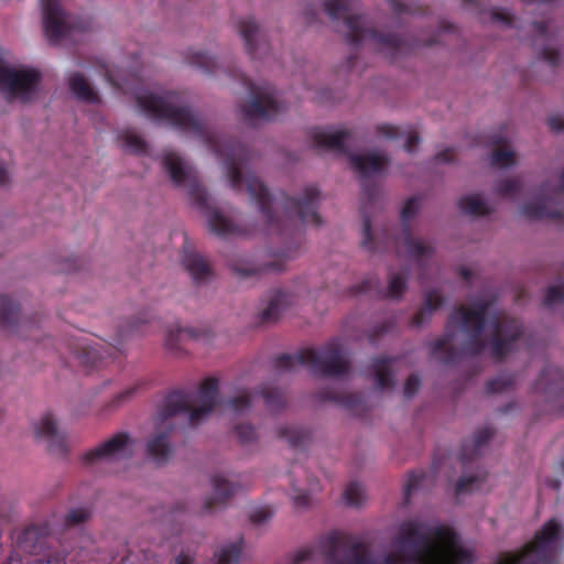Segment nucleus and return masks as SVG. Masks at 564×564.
I'll list each match as a JSON object with an SVG mask.
<instances>
[{
  "label": "nucleus",
  "instance_id": "f257e3e1",
  "mask_svg": "<svg viewBox=\"0 0 564 564\" xmlns=\"http://www.w3.org/2000/svg\"><path fill=\"white\" fill-rule=\"evenodd\" d=\"M137 102L149 117L164 121L200 140L223 162L230 187L241 192L243 184L246 185L251 200L258 205L270 230L282 234L285 228V225L275 215V206L283 208L288 220H296L301 225H322V218L317 213L321 195L316 186H306L302 196L297 198L290 197L285 193L273 197L256 175L250 172H247L246 175L242 173L252 159L250 149L212 130L204 117L184 106L182 94L176 91H167L163 95L148 93L138 96Z\"/></svg>",
  "mask_w": 564,
  "mask_h": 564
},
{
  "label": "nucleus",
  "instance_id": "f03ea898",
  "mask_svg": "<svg viewBox=\"0 0 564 564\" xmlns=\"http://www.w3.org/2000/svg\"><path fill=\"white\" fill-rule=\"evenodd\" d=\"M349 161L351 167L358 172L361 177L362 204L360 207V213L364 218L361 245L365 249L371 252L380 251L381 247L378 246L373 240L371 231V218L368 215V207L377 204L379 188L370 178L371 176L380 174L384 171L389 163L388 158L378 153L350 154ZM419 208L420 200L417 197H411L405 202L401 210V237L387 238L382 249L386 250L390 247H394L399 250L400 245L402 243L408 257L414 260L423 270L425 261L432 257L434 249L431 245H426L423 240L412 236L409 223L416 215Z\"/></svg>",
  "mask_w": 564,
  "mask_h": 564
},
{
  "label": "nucleus",
  "instance_id": "7ed1b4c3",
  "mask_svg": "<svg viewBox=\"0 0 564 564\" xmlns=\"http://www.w3.org/2000/svg\"><path fill=\"white\" fill-rule=\"evenodd\" d=\"M490 302L475 301L471 306L458 305L449 314L445 333L431 343V355L444 352L442 361L455 364L464 356H479L487 347L482 337Z\"/></svg>",
  "mask_w": 564,
  "mask_h": 564
},
{
  "label": "nucleus",
  "instance_id": "20e7f679",
  "mask_svg": "<svg viewBox=\"0 0 564 564\" xmlns=\"http://www.w3.org/2000/svg\"><path fill=\"white\" fill-rule=\"evenodd\" d=\"M217 395L218 380L210 377L199 386V405L196 408H192L191 393L176 390L164 398L159 410L158 431L147 444L148 454L155 463H166L172 455L170 436L174 430L173 417L177 415L187 416L188 422L195 425L214 410Z\"/></svg>",
  "mask_w": 564,
  "mask_h": 564
},
{
  "label": "nucleus",
  "instance_id": "39448f33",
  "mask_svg": "<svg viewBox=\"0 0 564 564\" xmlns=\"http://www.w3.org/2000/svg\"><path fill=\"white\" fill-rule=\"evenodd\" d=\"M163 167L169 173L172 182L180 187L187 189L192 203L205 215L209 230L220 238L247 236L252 234L253 228H247L234 224L225 217L217 208L209 205V195L199 184L195 170L186 165L183 159L175 152H166L162 160Z\"/></svg>",
  "mask_w": 564,
  "mask_h": 564
},
{
  "label": "nucleus",
  "instance_id": "423d86ee",
  "mask_svg": "<svg viewBox=\"0 0 564 564\" xmlns=\"http://www.w3.org/2000/svg\"><path fill=\"white\" fill-rule=\"evenodd\" d=\"M357 0H325V12L332 20L344 18L346 41L358 46L365 41L371 42L376 48L394 61L399 55L408 54L413 45L393 33H381L371 25L365 15H351L349 12L356 8Z\"/></svg>",
  "mask_w": 564,
  "mask_h": 564
},
{
  "label": "nucleus",
  "instance_id": "0eeeda50",
  "mask_svg": "<svg viewBox=\"0 0 564 564\" xmlns=\"http://www.w3.org/2000/svg\"><path fill=\"white\" fill-rule=\"evenodd\" d=\"M295 365L307 366L313 375L319 377H343L350 370L344 348L336 339L318 349L310 348L295 355L283 354L274 359V368L280 371H292Z\"/></svg>",
  "mask_w": 564,
  "mask_h": 564
},
{
  "label": "nucleus",
  "instance_id": "6e6552de",
  "mask_svg": "<svg viewBox=\"0 0 564 564\" xmlns=\"http://www.w3.org/2000/svg\"><path fill=\"white\" fill-rule=\"evenodd\" d=\"M247 86L251 100L239 106L242 119L246 122L253 120H274L285 110V106L281 104L275 95V90L269 85H254L245 76L241 77Z\"/></svg>",
  "mask_w": 564,
  "mask_h": 564
},
{
  "label": "nucleus",
  "instance_id": "1a4fd4ad",
  "mask_svg": "<svg viewBox=\"0 0 564 564\" xmlns=\"http://www.w3.org/2000/svg\"><path fill=\"white\" fill-rule=\"evenodd\" d=\"M43 30L52 44H59L73 37L76 32H85L86 23L75 24L62 9L58 0H41Z\"/></svg>",
  "mask_w": 564,
  "mask_h": 564
},
{
  "label": "nucleus",
  "instance_id": "9d476101",
  "mask_svg": "<svg viewBox=\"0 0 564 564\" xmlns=\"http://www.w3.org/2000/svg\"><path fill=\"white\" fill-rule=\"evenodd\" d=\"M561 535L562 525L552 518L535 533L533 542L525 545L522 552L512 554V556L522 558L521 564H554L551 561L550 552Z\"/></svg>",
  "mask_w": 564,
  "mask_h": 564
},
{
  "label": "nucleus",
  "instance_id": "9b49d317",
  "mask_svg": "<svg viewBox=\"0 0 564 564\" xmlns=\"http://www.w3.org/2000/svg\"><path fill=\"white\" fill-rule=\"evenodd\" d=\"M490 351L491 356L501 361L509 352H511L517 341L523 334L522 324L505 314L497 315L491 323Z\"/></svg>",
  "mask_w": 564,
  "mask_h": 564
},
{
  "label": "nucleus",
  "instance_id": "f8f14e48",
  "mask_svg": "<svg viewBox=\"0 0 564 564\" xmlns=\"http://www.w3.org/2000/svg\"><path fill=\"white\" fill-rule=\"evenodd\" d=\"M40 80L41 74L35 69H14L0 63V88L11 97L29 101Z\"/></svg>",
  "mask_w": 564,
  "mask_h": 564
},
{
  "label": "nucleus",
  "instance_id": "ddd939ff",
  "mask_svg": "<svg viewBox=\"0 0 564 564\" xmlns=\"http://www.w3.org/2000/svg\"><path fill=\"white\" fill-rule=\"evenodd\" d=\"M132 453V444L129 435L124 432H119L88 451L84 457V464L89 466L99 462H112L127 458Z\"/></svg>",
  "mask_w": 564,
  "mask_h": 564
},
{
  "label": "nucleus",
  "instance_id": "4468645a",
  "mask_svg": "<svg viewBox=\"0 0 564 564\" xmlns=\"http://www.w3.org/2000/svg\"><path fill=\"white\" fill-rule=\"evenodd\" d=\"M408 272L389 274L388 289L383 292L377 276H367L360 284L352 286L349 293L358 294H382L386 297L400 299L406 290Z\"/></svg>",
  "mask_w": 564,
  "mask_h": 564
},
{
  "label": "nucleus",
  "instance_id": "2eb2a0df",
  "mask_svg": "<svg viewBox=\"0 0 564 564\" xmlns=\"http://www.w3.org/2000/svg\"><path fill=\"white\" fill-rule=\"evenodd\" d=\"M239 33L245 41L247 53L252 57H262L269 48L265 35L253 18H245L238 24Z\"/></svg>",
  "mask_w": 564,
  "mask_h": 564
},
{
  "label": "nucleus",
  "instance_id": "dca6fc26",
  "mask_svg": "<svg viewBox=\"0 0 564 564\" xmlns=\"http://www.w3.org/2000/svg\"><path fill=\"white\" fill-rule=\"evenodd\" d=\"M118 351L119 349L116 347H96L84 343L75 348L79 362L87 369H99L107 366L109 360L115 359Z\"/></svg>",
  "mask_w": 564,
  "mask_h": 564
},
{
  "label": "nucleus",
  "instance_id": "f3484780",
  "mask_svg": "<svg viewBox=\"0 0 564 564\" xmlns=\"http://www.w3.org/2000/svg\"><path fill=\"white\" fill-rule=\"evenodd\" d=\"M312 145L317 149L346 153V141L350 138L349 130H325L314 128L310 132Z\"/></svg>",
  "mask_w": 564,
  "mask_h": 564
},
{
  "label": "nucleus",
  "instance_id": "a211bd4d",
  "mask_svg": "<svg viewBox=\"0 0 564 564\" xmlns=\"http://www.w3.org/2000/svg\"><path fill=\"white\" fill-rule=\"evenodd\" d=\"M35 435L48 443V449L53 453L64 454L66 452V441L62 432L58 431L52 413H45L35 425Z\"/></svg>",
  "mask_w": 564,
  "mask_h": 564
},
{
  "label": "nucleus",
  "instance_id": "6ab92c4d",
  "mask_svg": "<svg viewBox=\"0 0 564 564\" xmlns=\"http://www.w3.org/2000/svg\"><path fill=\"white\" fill-rule=\"evenodd\" d=\"M213 495L206 498L204 510L212 512L227 505L228 500L236 494L238 486L227 480L223 475L215 474L212 479Z\"/></svg>",
  "mask_w": 564,
  "mask_h": 564
},
{
  "label": "nucleus",
  "instance_id": "aec40b11",
  "mask_svg": "<svg viewBox=\"0 0 564 564\" xmlns=\"http://www.w3.org/2000/svg\"><path fill=\"white\" fill-rule=\"evenodd\" d=\"M19 311V305L12 299L0 295V327L17 334L33 327V323L20 319Z\"/></svg>",
  "mask_w": 564,
  "mask_h": 564
},
{
  "label": "nucleus",
  "instance_id": "412c9836",
  "mask_svg": "<svg viewBox=\"0 0 564 564\" xmlns=\"http://www.w3.org/2000/svg\"><path fill=\"white\" fill-rule=\"evenodd\" d=\"M319 551L325 564L340 563L348 557V547L344 543V533L332 532L318 541Z\"/></svg>",
  "mask_w": 564,
  "mask_h": 564
},
{
  "label": "nucleus",
  "instance_id": "4be33fe9",
  "mask_svg": "<svg viewBox=\"0 0 564 564\" xmlns=\"http://www.w3.org/2000/svg\"><path fill=\"white\" fill-rule=\"evenodd\" d=\"M541 191L542 197L521 206L522 215L530 219H564V213L561 209L549 206L550 197L546 195V185H543Z\"/></svg>",
  "mask_w": 564,
  "mask_h": 564
},
{
  "label": "nucleus",
  "instance_id": "5701e85b",
  "mask_svg": "<svg viewBox=\"0 0 564 564\" xmlns=\"http://www.w3.org/2000/svg\"><path fill=\"white\" fill-rule=\"evenodd\" d=\"M534 389L547 395H558L564 392V372L554 366L547 365L541 371Z\"/></svg>",
  "mask_w": 564,
  "mask_h": 564
},
{
  "label": "nucleus",
  "instance_id": "b1692460",
  "mask_svg": "<svg viewBox=\"0 0 564 564\" xmlns=\"http://www.w3.org/2000/svg\"><path fill=\"white\" fill-rule=\"evenodd\" d=\"M492 435L494 430L486 426L478 430L470 441L464 442L459 453V460L462 462L464 468H466L470 462L480 455L482 447L490 441Z\"/></svg>",
  "mask_w": 564,
  "mask_h": 564
},
{
  "label": "nucleus",
  "instance_id": "393cba45",
  "mask_svg": "<svg viewBox=\"0 0 564 564\" xmlns=\"http://www.w3.org/2000/svg\"><path fill=\"white\" fill-rule=\"evenodd\" d=\"M492 435L494 430L486 426L478 430L470 441L464 442L459 453V460L462 462L464 468H466L470 462L480 455L482 447L490 441Z\"/></svg>",
  "mask_w": 564,
  "mask_h": 564
},
{
  "label": "nucleus",
  "instance_id": "a878e982",
  "mask_svg": "<svg viewBox=\"0 0 564 564\" xmlns=\"http://www.w3.org/2000/svg\"><path fill=\"white\" fill-rule=\"evenodd\" d=\"M290 294L281 290H273L267 294V306L260 312V322L274 323L284 308L291 304Z\"/></svg>",
  "mask_w": 564,
  "mask_h": 564
},
{
  "label": "nucleus",
  "instance_id": "bb28decb",
  "mask_svg": "<svg viewBox=\"0 0 564 564\" xmlns=\"http://www.w3.org/2000/svg\"><path fill=\"white\" fill-rule=\"evenodd\" d=\"M394 357H376L371 362V370L376 380V386L381 389H390L394 386L392 365Z\"/></svg>",
  "mask_w": 564,
  "mask_h": 564
},
{
  "label": "nucleus",
  "instance_id": "cd10ccee",
  "mask_svg": "<svg viewBox=\"0 0 564 564\" xmlns=\"http://www.w3.org/2000/svg\"><path fill=\"white\" fill-rule=\"evenodd\" d=\"M203 332L193 327H175L170 328L165 336V346L169 350L177 354L184 349V343L187 339H199Z\"/></svg>",
  "mask_w": 564,
  "mask_h": 564
},
{
  "label": "nucleus",
  "instance_id": "c85d7f7f",
  "mask_svg": "<svg viewBox=\"0 0 564 564\" xmlns=\"http://www.w3.org/2000/svg\"><path fill=\"white\" fill-rule=\"evenodd\" d=\"M68 86L73 95L78 100L88 104H97L100 100L97 91H95V89L80 73H73L69 76Z\"/></svg>",
  "mask_w": 564,
  "mask_h": 564
},
{
  "label": "nucleus",
  "instance_id": "c756f323",
  "mask_svg": "<svg viewBox=\"0 0 564 564\" xmlns=\"http://www.w3.org/2000/svg\"><path fill=\"white\" fill-rule=\"evenodd\" d=\"M443 297L436 290L426 292L424 304L412 317L411 325L414 327L422 326L425 322L430 321L432 314L443 305Z\"/></svg>",
  "mask_w": 564,
  "mask_h": 564
},
{
  "label": "nucleus",
  "instance_id": "7c9ffc66",
  "mask_svg": "<svg viewBox=\"0 0 564 564\" xmlns=\"http://www.w3.org/2000/svg\"><path fill=\"white\" fill-rule=\"evenodd\" d=\"M183 264L195 283L207 280L212 274L207 261L200 254L186 253L183 258Z\"/></svg>",
  "mask_w": 564,
  "mask_h": 564
},
{
  "label": "nucleus",
  "instance_id": "2f4dec72",
  "mask_svg": "<svg viewBox=\"0 0 564 564\" xmlns=\"http://www.w3.org/2000/svg\"><path fill=\"white\" fill-rule=\"evenodd\" d=\"M279 438L284 440L294 448H303L310 441V432L305 429H300L293 425H281L276 429Z\"/></svg>",
  "mask_w": 564,
  "mask_h": 564
},
{
  "label": "nucleus",
  "instance_id": "473e14b6",
  "mask_svg": "<svg viewBox=\"0 0 564 564\" xmlns=\"http://www.w3.org/2000/svg\"><path fill=\"white\" fill-rule=\"evenodd\" d=\"M187 63L205 74L216 75L223 68L219 63L206 52L203 51H188L185 56Z\"/></svg>",
  "mask_w": 564,
  "mask_h": 564
},
{
  "label": "nucleus",
  "instance_id": "72a5a7b5",
  "mask_svg": "<svg viewBox=\"0 0 564 564\" xmlns=\"http://www.w3.org/2000/svg\"><path fill=\"white\" fill-rule=\"evenodd\" d=\"M283 269H284V262H282V260L280 258L274 261L267 262L261 267L253 265V264H238V263L232 265L234 272L242 279L258 275V274H260L262 272H267V271L280 272Z\"/></svg>",
  "mask_w": 564,
  "mask_h": 564
},
{
  "label": "nucleus",
  "instance_id": "f704fd0d",
  "mask_svg": "<svg viewBox=\"0 0 564 564\" xmlns=\"http://www.w3.org/2000/svg\"><path fill=\"white\" fill-rule=\"evenodd\" d=\"M458 206L465 214L470 216H486L491 214L490 207L478 194L462 197Z\"/></svg>",
  "mask_w": 564,
  "mask_h": 564
},
{
  "label": "nucleus",
  "instance_id": "c9c22d12",
  "mask_svg": "<svg viewBox=\"0 0 564 564\" xmlns=\"http://www.w3.org/2000/svg\"><path fill=\"white\" fill-rule=\"evenodd\" d=\"M315 397L322 402H335L346 408H354L359 401V398L355 394H339L332 388L317 390Z\"/></svg>",
  "mask_w": 564,
  "mask_h": 564
},
{
  "label": "nucleus",
  "instance_id": "e433bc0d",
  "mask_svg": "<svg viewBox=\"0 0 564 564\" xmlns=\"http://www.w3.org/2000/svg\"><path fill=\"white\" fill-rule=\"evenodd\" d=\"M242 539L224 545L215 553L216 564H235L239 561L242 552Z\"/></svg>",
  "mask_w": 564,
  "mask_h": 564
},
{
  "label": "nucleus",
  "instance_id": "4c0bfd02",
  "mask_svg": "<svg viewBox=\"0 0 564 564\" xmlns=\"http://www.w3.org/2000/svg\"><path fill=\"white\" fill-rule=\"evenodd\" d=\"M260 392L264 400L265 406L270 411L278 412L285 406L286 399L281 390L270 387H263Z\"/></svg>",
  "mask_w": 564,
  "mask_h": 564
},
{
  "label": "nucleus",
  "instance_id": "58836bf2",
  "mask_svg": "<svg viewBox=\"0 0 564 564\" xmlns=\"http://www.w3.org/2000/svg\"><path fill=\"white\" fill-rule=\"evenodd\" d=\"M119 139L122 141V147L135 154H143L147 152L145 141L134 131L124 130L120 132Z\"/></svg>",
  "mask_w": 564,
  "mask_h": 564
},
{
  "label": "nucleus",
  "instance_id": "ea45409f",
  "mask_svg": "<svg viewBox=\"0 0 564 564\" xmlns=\"http://www.w3.org/2000/svg\"><path fill=\"white\" fill-rule=\"evenodd\" d=\"M344 499L348 506L359 507L365 499V490L359 482H350L345 491Z\"/></svg>",
  "mask_w": 564,
  "mask_h": 564
},
{
  "label": "nucleus",
  "instance_id": "a19ab883",
  "mask_svg": "<svg viewBox=\"0 0 564 564\" xmlns=\"http://www.w3.org/2000/svg\"><path fill=\"white\" fill-rule=\"evenodd\" d=\"M516 162V154L513 151L507 149H496L491 153L490 164L496 167H510Z\"/></svg>",
  "mask_w": 564,
  "mask_h": 564
},
{
  "label": "nucleus",
  "instance_id": "79ce46f5",
  "mask_svg": "<svg viewBox=\"0 0 564 564\" xmlns=\"http://www.w3.org/2000/svg\"><path fill=\"white\" fill-rule=\"evenodd\" d=\"M485 480L484 476L480 475H470V476H462L455 486V494L457 496L465 494L467 491H471L478 488V485Z\"/></svg>",
  "mask_w": 564,
  "mask_h": 564
},
{
  "label": "nucleus",
  "instance_id": "37998d69",
  "mask_svg": "<svg viewBox=\"0 0 564 564\" xmlns=\"http://www.w3.org/2000/svg\"><path fill=\"white\" fill-rule=\"evenodd\" d=\"M521 187V183L518 178H506L498 182L495 186V192L502 197L516 196Z\"/></svg>",
  "mask_w": 564,
  "mask_h": 564
},
{
  "label": "nucleus",
  "instance_id": "c03bdc74",
  "mask_svg": "<svg viewBox=\"0 0 564 564\" xmlns=\"http://www.w3.org/2000/svg\"><path fill=\"white\" fill-rule=\"evenodd\" d=\"M235 432L242 446L256 444L258 441L256 429L250 424H239L235 427Z\"/></svg>",
  "mask_w": 564,
  "mask_h": 564
},
{
  "label": "nucleus",
  "instance_id": "a18cd8bd",
  "mask_svg": "<svg viewBox=\"0 0 564 564\" xmlns=\"http://www.w3.org/2000/svg\"><path fill=\"white\" fill-rule=\"evenodd\" d=\"M145 323H149V319L137 318L135 321H132L126 325H120L117 341L120 343L134 333L144 334L145 330L143 329V325Z\"/></svg>",
  "mask_w": 564,
  "mask_h": 564
},
{
  "label": "nucleus",
  "instance_id": "49530a36",
  "mask_svg": "<svg viewBox=\"0 0 564 564\" xmlns=\"http://www.w3.org/2000/svg\"><path fill=\"white\" fill-rule=\"evenodd\" d=\"M514 381L516 380L513 376H498L497 378H494L486 383V391L488 393H499L507 391L514 384Z\"/></svg>",
  "mask_w": 564,
  "mask_h": 564
},
{
  "label": "nucleus",
  "instance_id": "de8ad7c7",
  "mask_svg": "<svg viewBox=\"0 0 564 564\" xmlns=\"http://www.w3.org/2000/svg\"><path fill=\"white\" fill-rule=\"evenodd\" d=\"M424 476H425V474L423 471L409 473L405 485H404V489H403L404 505L410 503L412 494L419 488Z\"/></svg>",
  "mask_w": 564,
  "mask_h": 564
},
{
  "label": "nucleus",
  "instance_id": "09e8293b",
  "mask_svg": "<svg viewBox=\"0 0 564 564\" xmlns=\"http://www.w3.org/2000/svg\"><path fill=\"white\" fill-rule=\"evenodd\" d=\"M139 388H140L139 384H134V386L126 388L124 390H122L121 392L117 393L111 399V401L107 404V408L109 410H116V409L122 406L123 404L129 402L135 395V393L139 390Z\"/></svg>",
  "mask_w": 564,
  "mask_h": 564
},
{
  "label": "nucleus",
  "instance_id": "8fccbe9b",
  "mask_svg": "<svg viewBox=\"0 0 564 564\" xmlns=\"http://www.w3.org/2000/svg\"><path fill=\"white\" fill-rule=\"evenodd\" d=\"M90 510L87 508L72 509L65 516L64 522L66 527H75L86 522L90 518Z\"/></svg>",
  "mask_w": 564,
  "mask_h": 564
},
{
  "label": "nucleus",
  "instance_id": "3c124183",
  "mask_svg": "<svg viewBox=\"0 0 564 564\" xmlns=\"http://www.w3.org/2000/svg\"><path fill=\"white\" fill-rule=\"evenodd\" d=\"M229 408L235 413H242L250 409L251 397L249 393H241L229 400Z\"/></svg>",
  "mask_w": 564,
  "mask_h": 564
},
{
  "label": "nucleus",
  "instance_id": "603ef678",
  "mask_svg": "<svg viewBox=\"0 0 564 564\" xmlns=\"http://www.w3.org/2000/svg\"><path fill=\"white\" fill-rule=\"evenodd\" d=\"M544 305L552 306L557 303L564 302V286L563 285H553L547 288L544 296Z\"/></svg>",
  "mask_w": 564,
  "mask_h": 564
},
{
  "label": "nucleus",
  "instance_id": "864d4df0",
  "mask_svg": "<svg viewBox=\"0 0 564 564\" xmlns=\"http://www.w3.org/2000/svg\"><path fill=\"white\" fill-rule=\"evenodd\" d=\"M394 327L395 322L392 319L382 322L380 325L373 327V329L369 334L370 341H375L377 337L390 333Z\"/></svg>",
  "mask_w": 564,
  "mask_h": 564
},
{
  "label": "nucleus",
  "instance_id": "5fc2aeb1",
  "mask_svg": "<svg viewBox=\"0 0 564 564\" xmlns=\"http://www.w3.org/2000/svg\"><path fill=\"white\" fill-rule=\"evenodd\" d=\"M420 386L421 380L417 375L409 376L403 388L404 397L412 398L419 391Z\"/></svg>",
  "mask_w": 564,
  "mask_h": 564
},
{
  "label": "nucleus",
  "instance_id": "6e6d98bb",
  "mask_svg": "<svg viewBox=\"0 0 564 564\" xmlns=\"http://www.w3.org/2000/svg\"><path fill=\"white\" fill-rule=\"evenodd\" d=\"M490 15L491 20L495 22H501L508 26H513L514 24V17L499 8L492 9Z\"/></svg>",
  "mask_w": 564,
  "mask_h": 564
},
{
  "label": "nucleus",
  "instance_id": "4d7b16f0",
  "mask_svg": "<svg viewBox=\"0 0 564 564\" xmlns=\"http://www.w3.org/2000/svg\"><path fill=\"white\" fill-rule=\"evenodd\" d=\"M540 57L555 67L560 64V52L557 50L544 46L540 52Z\"/></svg>",
  "mask_w": 564,
  "mask_h": 564
},
{
  "label": "nucleus",
  "instance_id": "13d9d810",
  "mask_svg": "<svg viewBox=\"0 0 564 564\" xmlns=\"http://www.w3.org/2000/svg\"><path fill=\"white\" fill-rule=\"evenodd\" d=\"M313 555L314 551L312 547H303L292 555L290 564H303L311 561Z\"/></svg>",
  "mask_w": 564,
  "mask_h": 564
},
{
  "label": "nucleus",
  "instance_id": "bf43d9fd",
  "mask_svg": "<svg viewBox=\"0 0 564 564\" xmlns=\"http://www.w3.org/2000/svg\"><path fill=\"white\" fill-rule=\"evenodd\" d=\"M272 517V511L268 507H262L254 510L249 519L254 524H261L268 521Z\"/></svg>",
  "mask_w": 564,
  "mask_h": 564
},
{
  "label": "nucleus",
  "instance_id": "052dcab7",
  "mask_svg": "<svg viewBox=\"0 0 564 564\" xmlns=\"http://www.w3.org/2000/svg\"><path fill=\"white\" fill-rule=\"evenodd\" d=\"M293 491H294L293 502H294L295 507H299V508L308 507V505L311 502V496H310L308 491L297 489L295 487L293 488Z\"/></svg>",
  "mask_w": 564,
  "mask_h": 564
},
{
  "label": "nucleus",
  "instance_id": "680f3d73",
  "mask_svg": "<svg viewBox=\"0 0 564 564\" xmlns=\"http://www.w3.org/2000/svg\"><path fill=\"white\" fill-rule=\"evenodd\" d=\"M377 131L380 135L390 139L395 140L400 137V129L395 126L391 124H381L377 128Z\"/></svg>",
  "mask_w": 564,
  "mask_h": 564
},
{
  "label": "nucleus",
  "instance_id": "e2e57ef3",
  "mask_svg": "<svg viewBox=\"0 0 564 564\" xmlns=\"http://www.w3.org/2000/svg\"><path fill=\"white\" fill-rule=\"evenodd\" d=\"M527 6H536L543 11L553 9L560 0H521Z\"/></svg>",
  "mask_w": 564,
  "mask_h": 564
},
{
  "label": "nucleus",
  "instance_id": "0e129e2a",
  "mask_svg": "<svg viewBox=\"0 0 564 564\" xmlns=\"http://www.w3.org/2000/svg\"><path fill=\"white\" fill-rule=\"evenodd\" d=\"M454 159H455V151L452 148H447V149L438 152L434 156V160L437 163H451L454 161Z\"/></svg>",
  "mask_w": 564,
  "mask_h": 564
},
{
  "label": "nucleus",
  "instance_id": "69168bd1",
  "mask_svg": "<svg viewBox=\"0 0 564 564\" xmlns=\"http://www.w3.org/2000/svg\"><path fill=\"white\" fill-rule=\"evenodd\" d=\"M531 26L533 32L543 39L547 37L549 24L546 21H532Z\"/></svg>",
  "mask_w": 564,
  "mask_h": 564
},
{
  "label": "nucleus",
  "instance_id": "338daca9",
  "mask_svg": "<svg viewBox=\"0 0 564 564\" xmlns=\"http://www.w3.org/2000/svg\"><path fill=\"white\" fill-rule=\"evenodd\" d=\"M419 143L420 137L417 132H412L408 135L404 148L406 152L412 153L415 151V148L419 145Z\"/></svg>",
  "mask_w": 564,
  "mask_h": 564
},
{
  "label": "nucleus",
  "instance_id": "774afa93",
  "mask_svg": "<svg viewBox=\"0 0 564 564\" xmlns=\"http://www.w3.org/2000/svg\"><path fill=\"white\" fill-rule=\"evenodd\" d=\"M547 124L551 130L560 132L564 131V119L560 116H552L547 120Z\"/></svg>",
  "mask_w": 564,
  "mask_h": 564
}]
</instances>
